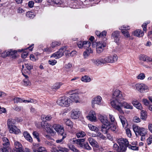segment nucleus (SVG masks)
<instances>
[{
  "mask_svg": "<svg viewBox=\"0 0 152 152\" xmlns=\"http://www.w3.org/2000/svg\"><path fill=\"white\" fill-rule=\"evenodd\" d=\"M117 142L120 146L122 147H125L126 151V150L127 147L129 144V142L127 139L122 138H120L118 139Z\"/></svg>",
  "mask_w": 152,
  "mask_h": 152,
  "instance_id": "9b49d317",
  "label": "nucleus"
},
{
  "mask_svg": "<svg viewBox=\"0 0 152 152\" xmlns=\"http://www.w3.org/2000/svg\"><path fill=\"white\" fill-rule=\"evenodd\" d=\"M119 105L120 107H123L124 108L128 109H132L133 107L130 103H128L126 102L122 101L119 103Z\"/></svg>",
  "mask_w": 152,
  "mask_h": 152,
  "instance_id": "6ab92c4d",
  "label": "nucleus"
},
{
  "mask_svg": "<svg viewBox=\"0 0 152 152\" xmlns=\"http://www.w3.org/2000/svg\"><path fill=\"white\" fill-rule=\"evenodd\" d=\"M110 59L111 61V63L116 62L118 60V57L116 54H114L113 55H110Z\"/></svg>",
  "mask_w": 152,
  "mask_h": 152,
  "instance_id": "79ce46f5",
  "label": "nucleus"
},
{
  "mask_svg": "<svg viewBox=\"0 0 152 152\" xmlns=\"http://www.w3.org/2000/svg\"><path fill=\"white\" fill-rule=\"evenodd\" d=\"M81 80L84 83H88L91 81V78L88 76L84 75L81 77Z\"/></svg>",
  "mask_w": 152,
  "mask_h": 152,
  "instance_id": "e433bc0d",
  "label": "nucleus"
},
{
  "mask_svg": "<svg viewBox=\"0 0 152 152\" xmlns=\"http://www.w3.org/2000/svg\"><path fill=\"white\" fill-rule=\"evenodd\" d=\"M60 138L62 137V138L61 139L56 140V142L57 143H61L63 140L66 137V134H64L62 135H59Z\"/></svg>",
  "mask_w": 152,
  "mask_h": 152,
  "instance_id": "603ef678",
  "label": "nucleus"
},
{
  "mask_svg": "<svg viewBox=\"0 0 152 152\" xmlns=\"http://www.w3.org/2000/svg\"><path fill=\"white\" fill-rule=\"evenodd\" d=\"M86 118L91 121H96V118L95 111L93 110H91L89 113L88 115L86 116Z\"/></svg>",
  "mask_w": 152,
  "mask_h": 152,
  "instance_id": "a211bd4d",
  "label": "nucleus"
},
{
  "mask_svg": "<svg viewBox=\"0 0 152 152\" xmlns=\"http://www.w3.org/2000/svg\"><path fill=\"white\" fill-rule=\"evenodd\" d=\"M22 69L25 70H26V68L27 70L30 71L33 68L32 66L29 63L24 64V65H23L22 66Z\"/></svg>",
  "mask_w": 152,
  "mask_h": 152,
  "instance_id": "72a5a7b5",
  "label": "nucleus"
},
{
  "mask_svg": "<svg viewBox=\"0 0 152 152\" xmlns=\"http://www.w3.org/2000/svg\"><path fill=\"white\" fill-rule=\"evenodd\" d=\"M88 141L90 144L92 146L97 147L98 146V143L97 141L91 137L88 138Z\"/></svg>",
  "mask_w": 152,
  "mask_h": 152,
  "instance_id": "cd10ccee",
  "label": "nucleus"
},
{
  "mask_svg": "<svg viewBox=\"0 0 152 152\" xmlns=\"http://www.w3.org/2000/svg\"><path fill=\"white\" fill-rule=\"evenodd\" d=\"M151 62V63L149 64H142V65L145 68L148 69H152V58H150V61L149 62Z\"/></svg>",
  "mask_w": 152,
  "mask_h": 152,
  "instance_id": "3c124183",
  "label": "nucleus"
},
{
  "mask_svg": "<svg viewBox=\"0 0 152 152\" xmlns=\"http://www.w3.org/2000/svg\"><path fill=\"white\" fill-rule=\"evenodd\" d=\"M85 141V139L84 138L77 139L76 144L78 146L80 147H82L83 146V142Z\"/></svg>",
  "mask_w": 152,
  "mask_h": 152,
  "instance_id": "f704fd0d",
  "label": "nucleus"
},
{
  "mask_svg": "<svg viewBox=\"0 0 152 152\" xmlns=\"http://www.w3.org/2000/svg\"><path fill=\"white\" fill-rule=\"evenodd\" d=\"M147 117V115L146 112L143 110H142L140 113L141 119L145 121V120Z\"/></svg>",
  "mask_w": 152,
  "mask_h": 152,
  "instance_id": "c03bdc74",
  "label": "nucleus"
},
{
  "mask_svg": "<svg viewBox=\"0 0 152 152\" xmlns=\"http://www.w3.org/2000/svg\"><path fill=\"white\" fill-rule=\"evenodd\" d=\"M34 45L33 44H32L30 46L28 47L27 48L25 49H23V51H21V52H23V53H22L21 54V57L23 58H25L28 55V51L27 50L29 49V50L30 51H31L32 50V49L33 48H32L30 49L31 47L33 46Z\"/></svg>",
  "mask_w": 152,
  "mask_h": 152,
  "instance_id": "393cba45",
  "label": "nucleus"
},
{
  "mask_svg": "<svg viewBox=\"0 0 152 152\" xmlns=\"http://www.w3.org/2000/svg\"><path fill=\"white\" fill-rule=\"evenodd\" d=\"M67 49V47L66 46H62L58 51L53 53L50 56V58L54 57L56 59L59 58L64 55V53Z\"/></svg>",
  "mask_w": 152,
  "mask_h": 152,
  "instance_id": "20e7f679",
  "label": "nucleus"
},
{
  "mask_svg": "<svg viewBox=\"0 0 152 152\" xmlns=\"http://www.w3.org/2000/svg\"><path fill=\"white\" fill-rule=\"evenodd\" d=\"M15 148L12 150L13 152H24L22 145L18 141H14Z\"/></svg>",
  "mask_w": 152,
  "mask_h": 152,
  "instance_id": "4468645a",
  "label": "nucleus"
},
{
  "mask_svg": "<svg viewBox=\"0 0 152 152\" xmlns=\"http://www.w3.org/2000/svg\"><path fill=\"white\" fill-rule=\"evenodd\" d=\"M99 118L103 124H105L108 125L109 124L110 122L106 115H100L99 116Z\"/></svg>",
  "mask_w": 152,
  "mask_h": 152,
  "instance_id": "b1692460",
  "label": "nucleus"
},
{
  "mask_svg": "<svg viewBox=\"0 0 152 152\" xmlns=\"http://www.w3.org/2000/svg\"><path fill=\"white\" fill-rule=\"evenodd\" d=\"M135 89L141 93L148 91V88L147 85L142 83H137L135 84Z\"/></svg>",
  "mask_w": 152,
  "mask_h": 152,
  "instance_id": "0eeeda50",
  "label": "nucleus"
},
{
  "mask_svg": "<svg viewBox=\"0 0 152 152\" xmlns=\"http://www.w3.org/2000/svg\"><path fill=\"white\" fill-rule=\"evenodd\" d=\"M57 104L63 107H68L71 103V100L68 97L63 96L60 97L57 101Z\"/></svg>",
  "mask_w": 152,
  "mask_h": 152,
  "instance_id": "7ed1b4c3",
  "label": "nucleus"
},
{
  "mask_svg": "<svg viewBox=\"0 0 152 152\" xmlns=\"http://www.w3.org/2000/svg\"><path fill=\"white\" fill-rule=\"evenodd\" d=\"M8 50L4 51L3 52L1 53V56L3 58L6 57L7 56H9L8 54Z\"/></svg>",
  "mask_w": 152,
  "mask_h": 152,
  "instance_id": "338daca9",
  "label": "nucleus"
},
{
  "mask_svg": "<svg viewBox=\"0 0 152 152\" xmlns=\"http://www.w3.org/2000/svg\"><path fill=\"white\" fill-rule=\"evenodd\" d=\"M110 127V126H108V125L103 124L102 126L101 130L104 134H106L107 131L109 129Z\"/></svg>",
  "mask_w": 152,
  "mask_h": 152,
  "instance_id": "473e14b6",
  "label": "nucleus"
},
{
  "mask_svg": "<svg viewBox=\"0 0 152 152\" xmlns=\"http://www.w3.org/2000/svg\"><path fill=\"white\" fill-rule=\"evenodd\" d=\"M120 32L118 31H114L112 34V37L114 39V41L118 43L120 40Z\"/></svg>",
  "mask_w": 152,
  "mask_h": 152,
  "instance_id": "412c9836",
  "label": "nucleus"
},
{
  "mask_svg": "<svg viewBox=\"0 0 152 152\" xmlns=\"http://www.w3.org/2000/svg\"><path fill=\"white\" fill-rule=\"evenodd\" d=\"M133 129L136 135L138 134L141 136L140 140L141 141H143L145 140V136L148 132L147 129L135 125L133 126Z\"/></svg>",
  "mask_w": 152,
  "mask_h": 152,
  "instance_id": "f03ea898",
  "label": "nucleus"
},
{
  "mask_svg": "<svg viewBox=\"0 0 152 152\" xmlns=\"http://www.w3.org/2000/svg\"><path fill=\"white\" fill-rule=\"evenodd\" d=\"M139 60L149 62L150 61V57L144 55H141L139 56Z\"/></svg>",
  "mask_w": 152,
  "mask_h": 152,
  "instance_id": "c756f323",
  "label": "nucleus"
},
{
  "mask_svg": "<svg viewBox=\"0 0 152 152\" xmlns=\"http://www.w3.org/2000/svg\"><path fill=\"white\" fill-rule=\"evenodd\" d=\"M69 97V98L71 100V103L72 102H75L76 103L80 102L78 94L76 92H75L71 94Z\"/></svg>",
  "mask_w": 152,
  "mask_h": 152,
  "instance_id": "dca6fc26",
  "label": "nucleus"
},
{
  "mask_svg": "<svg viewBox=\"0 0 152 152\" xmlns=\"http://www.w3.org/2000/svg\"><path fill=\"white\" fill-rule=\"evenodd\" d=\"M2 139L3 148L0 149V152H13L9 148L10 142L8 139L5 137H3Z\"/></svg>",
  "mask_w": 152,
  "mask_h": 152,
  "instance_id": "39448f33",
  "label": "nucleus"
},
{
  "mask_svg": "<svg viewBox=\"0 0 152 152\" xmlns=\"http://www.w3.org/2000/svg\"><path fill=\"white\" fill-rule=\"evenodd\" d=\"M108 126H109L110 127L109 129L113 131H115L117 128V126L115 124L112 123L110 124L109 122Z\"/></svg>",
  "mask_w": 152,
  "mask_h": 152,
  "instance_id": "8fccbe9b",
  "label": "nucleus"
},
{
  "mask_svg": "<svg viewBox=\"0 0 152 152\" xmlns=\"http://www.w3.org/2000/svg\"><path fill=\"white\" fill-rule=\"evenodd\" d=\"M68 146L69 149L73 152H80L73 145L68 144Z\"/></svg>",
  "mask_w": 152,
  "mask_h": 152,
  "instance_id": "58836bf2",
  "label": "nucleus"
},
{
  "mask_svg": "<svg viewBox=\"0 0 152 152\" xmlns=\"http://www.w3.org/2000/svg\"><path fill=\"white\" fill-rule=\"evenodd\" d=\"M53 50L50 46L49 47H47L43 49V52L46 53L47 54L51 53L53 51Z\"/></svg>",
  "mask_w": 152,
  "mask_h": 152,
  "instance_id": "de8ad7c7",
  "label": "nucleus"
},
{
  "mask_svg": "<svg viewBox=\"0 0 152 152\" xmlns=\"http://www.w3.org/2000/svg\"><path fill=\"white\" fill-rule=\"evenodd\" d=\"M48 2L50 3L54 4L59 6L63 4V1L61 0H49Z\"/></svg>",
  "mask_w": 152,
  "mask_h": 152,
  "instance_id": "c9c22d12",
  "label": "nucleus"
},
{
  "mask_svg": "<svg viewBox=\"0 0 152 152\" xmlns=\"http://www.w3.org/2000/svg\"><path fill=\"white\" fill-rule=\"evenodd\" d=\"M86 135L85 133L83 131H79L76 133V135L77 138H83Z\"/></svg>",
  "mask_w": 152,
  "mask_h": 152,
  "instance_id": "a18cd8bd",
  "label": "nucleus"
},
{
  "mask_svg": "<svg viewBox=\"0 0 152 152\" xmlns=\"http://www.w3.org/2000/svg\"><path fill=\"white\" fill-rule=\"evenodd\" d=\"M124 99L122 93L118 90H115L113 93L112 99L111 100V104L115 109L121 113L124 112L119 105V103Z\"/></svg>",
  "mask_w": 152,
  "mask_h": 152,
  "instance_id": "f257e3e1",
  "label": "nucleus"
},
{
  "mask_svg": "<svg viewBox=\"0 0 152 152\" xmlns=\"http://www.w3.org/2000/svg\"><path fill=\"white\" fill-rule=\"evenodd\" d=\"M95 33L96 35L99 38L103 39L104 41L107 40V39L106 37L107 34L106 31L104 30L100 32L98 31H96Z\"/></svg>",
  "mask_w": 152,
  "mask_h": 152,
  "instance_id": "aec40b11",
  "label": "nucleus"
},
{
  "mask_svg": "<svg viewBox=\"0 0 152 152\" xmlns=\"http://www.w3.org/2000/svg\"><path fill=\"white\" fill-rule=\"evenodd\" d=\"M80 112L77 108L73 109L70 112V116L73 119L78 118L80 115Z\"/></svg>",
  "mask_w": 152,
  "mask_h": 152,
  "instance_id": "2eb2a0df",
  "label": "nucleus"
},
{
  "mask_svg": "<svg viewBox=\"0 0 152 152\" xmlns=\"http://www.w3.org/2000/svg\"><path fill=\"white\" fill-rule=\"evenodd\" d=\"M145 75L144 73H141L137 77V78L138 80H143L145 78Z\"/></svg>",
  "mask_w": 152,
  "mask_h": 152,
  "instance_id": "4d7b16f0",
  "label": "nucleus"
},
{
  "mask_svg": "<svg viewBox=\"0 0 152 152\" xmlns=\"http://www.w3.org/2000/svg\"><path fill=\"white\" fill-rule=\"evenodd\" d=\"M109 118L110 119L111 122L115 124L116 122L115 118L113 115L109 114Z\"/></svg>",
  "mask_w": 152,
  "mask_h": 152,
  "instance_id": "69168bd1",
  "label": "nucleus"
},
{
  "mask_svg": "<svg viewBox=\"0 0 152 152\" xmlns=\"http://www.w3.org/2000/svg\"><path fill=\"white\" fill-rule=\"evenodd\" d=\"M63 85L61 83H55L52 86V88L55 89H58L60 87V86Z\"/></svg>",
  "mask_w": 152,
  "mask_h": 152,
  "instance_id": "864d4df0",
  "label": "nucleus"
},
{
  "mask_svg": "<svg viewBox=\"0 0 152 152\" xmlns=\"http://www.w3.org/2000/svg\"><path fill=\"white\" fill-rule=\"evenodd\" d=\"M13 100L14 101V103H22L23 102L25 103L31 102L35 104L37 102V101L36 100H34L32 99H30L28 100H26L18 97H15L13 99Z\"/></svg>",
  "mask_w": 152,
  "mask_h": 152,
  "instance_id": "9d476101",
  "label": "nucleus"
},
{
  "mask_svg": "<svg viewBox=\"0 0 152 152\" xmlns=\"http://www.w3.org/2000/svg\"><path fill=\"white\" fill-rule=\"evenodd\" d=\"M76 0H71V2L70 3V7L74 8H75L76 7Z\"/></svg>",
  "mask_w": 152,
  "mask_h": 152,
  "instance_id": "bf43d9fd",
  "label": "nucleus"
},
{
  "mask_svg": "<svg viewBox=\"0 0 152 152\" xmlns=\"http://www.w3.org/2000/svg\"><path fill=\"white\" fill-rule=\"evenodd\" d=\"M61 44L60 41H54L50 43V46L53 50L55 48L59 46Z\"/></svg>",
  "mask_w": 152,
  "mask_h": 152,
  "instance_id": "2f4dec72",
  "label": "nucleus"
},
{
  "mask_svg": "<svg viewBox=\"0 0 152 152\" xmlns=\"http://www.w3.org/2000/svg\"><path fill=\"white\" fill-rule=\"evenodd\" d=\"M91 61L94 64L99 66L103 64V60L102 58H100L99 59H91Z\"/></svg>",
  "mask_w": 152,
  "mask_h": 152,
  "instance_id": "7c9ffc66",
  "label": "nucleus"
},
{
  "mask_svg": "<svg viewBox=\"0 0 152 152\" xmlns=\"http://www.w3.org/2000/svg\"><path fill=\"white\" fill-rule=\"evenodd\" d=\"M102 100V97L99 95L97 96L94 98L91 101V105L92 107L95 108L96 104L98 105H101Z\"/></svg>",
  "mask_w": 152,
  "mask_h": 152,
  "instance_id": "1a4fd4ad",
  "label": "nucleus"
},
{
  "mask_svg": "<svg viewBox=\"0 0 152 152\" xmlns=\"http://www.w3.org/2000/svg\"><path fill=\"white\" fill-rule=\"evenodd\" d=\"M44 128L48 133H49L52 136H53L56 132L54 131L50 124L45 123L44 125Z\"/></svg>",
  "mask_w": 152,
  "mask_h": 152,
  "instance_id": "ddd939ff",
  "label": "nucleus"
},
{
  "mask_svg": "<svg viewBox=\"0 0 152 152\" xmlns=\"http://www.w3.org/2000/svg\"><path fill=\"white\" fill-rule=\"evenodd\" d=\"M119 118L122 123L123 127H124L125 124L126 123V120L124 117L122 115H119Z\"/></svg>",
  "mask_w": 152,
  "mask_h": 152,
  "instance_id": "49530a36",
  "label": "nucleus"
},
{
  "mask_svg": "<svg viewBox=\"0 0 152 152\" xmlns=\"http://www.w3.org/2000/svg\"><path fill=\"white\" fill-rule=\"evenodd\" d=\"M23 49H19L16 50H13L12 49L8 50V54L9 56H12L13 57H15L17 56V53L18 52H21L23 51Z\"/></svg>",
  "mask_w": 152,
  "mask_h": 152,
  "instance_id": "5701e85b",
  "label": "nucleus"
},
{
  "mask_svg": "<svg viewBox=\"0 0 152 152\" xmlns=\"http://www.w3.org/2000/svg\"><path fill=\"white\" fill-rule=\"evenodd\" d=\"M106 46V44L104 42L100 41L96 43V53L100 54L102 53Z\"/></svg>",
  "mask_w": 152,
  "mask_h": 152,
  "instance_id": "6e6552de",
  "label": "nucleus"
},
{
  "mask_svg": "<svg viewBox=\"0 0 152 152\" xmlns=\"http://www.w3.org/2000/svg\"><path fill=\"white\" fill-rule=\"evenodd\" d=\"M17 13L20 14H23L25 12V10L21 7H18L16 10Z\"/></svg>",
  "mask_w": 152,
  "mask_h": 152,
  "instance_id": "680f3d73",
  "label": "nucleus"
},
{
  "mask_svg": "<svg viewBox=\"0 0 152 152\" xmlns=\"http://www.w3.org/2000/svg\"><path fill=\"white\" fill-rule=\"evenodd\" d=\"M26 16L30 18H33L35 16L34 13L31 12H28L26 13Z\"/></svg>",
  "mask_w": 152,
  "mask_h": 152,
  "instance_id": "6e6d98bb",
  "label": "nucleus"
},
{
  "mask_svg": "<svg viewBox=\"0 0 152 152\" xmlns=\"http://www.w3.org/2000/svg\"><path fill=\"white\" fill-rule=\"evenodd\" d=\"M119 29L121 31V32L124 37L126 38L130 37V34L127 31L130 29V26L126 25H123L119 26Z\"/></svg>",
  "mask_w": 152,
  "mask_h": 152,
  "instance_id": "423d86ee",
  "label": "nucleus"
},
{
  "mask_svg": "<svg viewBox=\"0 0 152 152\" xmlns=\"http://www.w3.org/2000/svg\"><path fill=\"white\" fill-rule=\"evenodd\" d=\"M88 126L89 129L92 131H94L95 132L98 131V129L96 126H93L91 124H89Z\"/></svg>",
  "mask_w": 152,
  "mask_h": 152,
  "instance_id": "09e8293b",
  "label": "nucleus"
},
{
  "mask_svg": "<svg viewBox=\"0 0 152 152\" xmlns=\"http://www.w3.org/2000/svg\"><path fill=\"white\" fill-rule=\"evenodd\" d=\"M33 145L32 149L33 152H37V150L36 149L39 147V144L34 143Z\"/></svg>",
  "mask_w": 152,
  "mask_h": 152,
  "instance_id": "052dcab7",
  "label": "nucleus"
},
{
  "mask_svg": "<svg viewBox=\"0 0 152 152\" xmlns=\"http://www.w3.org/2000/svg\"><path fill=\"white\" fill-rule=\"evenodd\" d=\"M78 47L80 48H86V47L90 46L91 43L89 41H79L77 43Z\"/></svg>",
  "mask_w": 152,
  "mask_h": 152,
  "instance_id": "f3484780",
  "label": "nucleus"
},
{
  "mask_svg": "<svg viewBox=\"0 0 152 152\" xmlns=\"http://www.w3.org/2000/svg\"><path fill=\"white\" fill-rule=\"evenodd\" d=\"M110 58V55L106 56L104 58H102L103 60V64L111 63V61Z\"/></svg>",
  "mask_w": 152,
  "mask_h": 152,
  "instance_id": "a19ab883",
  "label": "nucleus"
},
{
  "mask_svg": "<svg viewBox=\"0 0 152 152\" xmlns=\"http://www.w3.org/2000/svg\"><path fill=\"white\" fill-rule=\"evenodd\" d=\"M37 152H47L45 148L43 147H39L37 151Z\"/></svg>",
  "mask_w": 152,
  "mask_h": 152,
  "instance_id": "e2e57ef3",
  "label": "nucleus"
},
{
  "mask_svg": "<svg viewBox=\"0 0 152 152\" xmlns=\"http://www.w3.org/2000/svg\"><path fill=\"white\" fill-rule=\"evenodd\" d=\"M41 119L43 121H49L51 120L52 118L51 115H42L41 116Z\"/></svg>",
  "mask_w": 152,
  "mask_h": 152,
  "instance_id": "ea45409f",
  "label": "nucleus"
},
{
  "mask_svg": "<svg viewBox=\"0 0 152 152\" xmlns=\"http://www.w3.org/2000/svg\"><path fill=\"white\" fill-rule=\"evenodd\" d=\"M150 23V21H148L144 23L142 25V27L143 28V30L145 32H146L147 30V25L149 24Z\"/></svg>",
  "mask_w": 152,
  "mask_h": 152,
  "instance_id": "13d9d810",
  "label": "nucleus"
},
{
  "mask_svg": "<svg viewBox=\"0 0 152 152\" xmlns=\"http://www.w3.org/2000/svg\"><path fill=\"white\" fill-rule=\"evenodd\" d=\"M132 34L134 36L139 37H142L144 35V33L140 29H137L132 32Z\"/></svg>",
  "mask_w": 152,
  "mask_h": 152,
  "instance_id": "bb28decb",
  "label": "nucleus"
},
{
  "mask_svg": "<svg viewBox=\"0 0 152 152\" xmlns=\"http://www.w3.org/2000/svg\"><path fill=\"white\" fill-rule=\"evenodd\" d=\"M57 61L55 59L52 60L50 59L48 61L49 64L52 66H53L55 65L57 63Z\"/></svg>",
  "mask_w": 152,
  "mask_h": 152,
  "instance_id": "0e129e2a",
  "label": "nucleus"
},
{
  "mask_svg": "<svg viewBox=\"0 0 152 152\" xmlns=\"http://www.w3.org/2000/svg\"><path fill=\"white\" fill-rule=\"evenodd\" d=\"M113 148L114 150H116L117 152H119L120 151H122L123 152H124L126 151L125 147H122L120 146H119L116 143L114 144Z\"/></svg>",
  "mask_w": 152,
  "mask_h": 152,
  "instance_id": "a878e982",
  "label": "nucleus"
},
{
  "mask_svg": "<svg viewBox=\"0 0 152 152\" xmlns=\"http://www.w3.org/2000/svg\"><path fill=\"white\" fill-rule=\"evenodd\" d=\"M63 121L66 125L69 126L71 128L72 127L73 123L68 118L64 119Z\"/></svg>",
  "mask_w": 152,
  "mask_h": 152,
  "instance_id": "4c0bfd02",
  "label": "nucleus"
},
{
  "mask_svg": "<svg viewBox=\"0 0 152 152\" xmlns=\"http://www.w3.org/2000/svg\"><path fill=\"white\" fill-rule=\"evenodd\" d=\"M126 132L127 136L130 137L132 136V133L131 130L129 128H127L126 129Z\"/></svg>",
  "mask_w": 152,
  "mask_h": 152,
  "instance_id": "774afa93",
  "label": "nucleus"
},
{
  "mask_svg": "<svg viewBox=\"0 0 152 152\" xmlns=\"http://www.w3.org/2000/svg\"><path fill=\"white\" fill-rule=\"evenodd\" d=\"M16 121L13 119H10L8 120L7 125L8 127L14 125Z\"/></svg>",
  "mask_w": 152,
  "mask_h": 152,
  "instance_id": "37998d69",
  "label": "nucleus"
},
{
  "mask_svg": "<svg viewBox=\"0 0 152 152\" xmlns=\"http://www.w3.org/2000/svg\"><path fill=\"white\" fill-rule=\"evenodd\" d=\"M32 134L34 137L37 139L38 142H40V140L39 139V133L36 131H34L33 132Z\"/></svg>",
  "mask_w": 152,
  "mask_h": 152,
  "instance_id": "5fc2aeb1",
  "label": "nucleus"
},
{
  "mask_svg": "<svg viewBox=\"0 0 152 152\" xmlns=\"http://www.w3.org/2000/svg\"><path fill=\"white\" fill-rule=\"evenodd\" d=\"M54 129L58 133L59 135L66 134L64 133V130L63 126L59 124H54L53 126Z\"/></svg>",
  "mask_w": 152,
  "mask_h": 152,
  "instance_id": "f8f14e48",
  "label": "nucleus"
},
{
  "mask_svg": "<svg viewBox=\"0 0 152 152\" xmlns=\"http://www.w3.org/2000/svg\"><path fill=\"white\" fill-rule=\"evenodd\" d=\"M23 135L26 140L30 142H32V139L30 134L27 131H24L23 133Z\"/></svg>",
  "mask_w": 152,
  "mask_h": 152,
  "instance_id": "c85d7f7f",
  "label": "nucleus"
},
{
  "mask_svg": "<svg viewBox=\"0 0 152 152\" xmlns=\"http://www.w3.org/2000/svg\"><path fill=\"white\" fill-rule=\"evenodd\" d=\"M10 132L15 134H18L20 133V130L15 125L8 127Z\"/></svg>",
  "mask_w": 152,
  "mask_h": 152,
  "instance_id": "4be33fe9",
  "label": "nucleus"
}]
</instances>
